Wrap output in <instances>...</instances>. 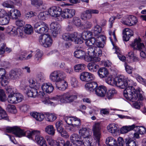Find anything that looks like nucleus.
Returning a JSON list of instances; mask_svg holds the SVG:
<instances>
[{"label":"nucleus","mask_w":146,"mask_h":146,"mask_svg":"<svg viewBox=\"0 0 146 146\" xmlns=\"http://www.w3.org/2000/svg\"><path fill=\"white\" fill-rule=\"evenodd\" d=\"M106 40V38L104 36L100 35L97 36L96 38L92 37L85 40V43L87 46H90L94 44L98 47H90L88 48V56L84 57L86 61L93 62L100 61V58L99 57L102 55V51L100 48L104 47Z\"/></svg>","instance_id":"f257e3e1"},{"label":"nucleus","mask_w":146,"mask_h":146,"mask_svg":"<svg viewBox=\"0 0 146 146\" xmlns=\"http://www.w3.org/2000/svg\"><path fill=\"white\" fill-rule=\"evenodd\" d=\"M6 131L8 133H13L17 137H21L25 136L32 139L35 135V140L38 144L41 146H47L45 140L40 135V131H39L35 130L31 131L27 130L25 131L20 128L15 126L7 127Z\"/></svg>","instance_id":"f03ea898"},{"label":"nucleus","mask_w":146,"mask_h":146,"mask_svg":"<svg viewBox=\"0 0 146 146\" xmlns=\"http://www.w3.org/2000/svg\"><path fill=\"white\" fill-rule=\"evenodd\" d=\"M128 83L127 87L123 91V95L128 101H135L136 100L143 99V96L141 93V89L140 88L136 89L132 85H135L133 80L126 78Z\"/></svg>","instance_id":"7ed1b4c3"},{"label":"nucleus","mask_w":146,"mask_h":146,"mask_svg":"<svg viewBox=\"0 0 146 146\" xmlns=\"http://www.w3.org/2000/svg\"><path fill=\"white\" fill-rule=\"evenodd\" d=\"M92 34L89 31H84L81 34L76 32L72 33H66L62 36V38L66 41L74 42L75 43L81 44L83 42V40H85L91 38Z\"/></svg>","instance_id":"20e7f679"},{"label":"nucleus","mask_w":146,"mask_h":146,"mask_svg":"<svg viewBox=\"0 0 146 146\" xmlns=\"http://www.w3.org/2000/svg\"><path fill=\"white\" fill-rule=\"evenodd\" d=\"M77 98L76 95H72L69 92L63 94L58 95L49 99H46L43 102L44 104H50L52 106L56 104L58 101L62 103H70L73 102Z\"/></svg>","instance_id":"39448f33"},{"label":"nucleus","mask_w":146,"mask_h":146,"mask_svg":"<svg viewBox=\"0 0 146 146\" xmlns=\"http://www.w3.org/2000/svg\"><path fill=\"white\" fill-rule=\"evenodd\" d=\"M65 74L62 71L56 70L52 72L49 76V79L52 82L57 84L63 81L65 78Z\"/></svg>","instance_id":"423d86ee"},{"label":"nucleus","mask_w":146,"mask_h":146,"mask_svg":"<svg viewBox=\"0 0 146 146\" xmlns=\"http://www.w3.org/2000/svg\"><path fill=\"white\" fill-rule=\"evenodd\" d=\"M34 29L37 33L42 34L46 33L48 31V25L43 22H37L34 25Z\"/></svg>","instance_id":"0eeeda50"},{"label":"nucleus","mask_w":146,"mask_h":146,"mask_svg":"<svg viewBox=\"0 0 146 146\" xmlns=\"http://www.w3.org/2000/svg\"><path fill=\"white\" fill-rule=\"evenodd\" d=\"M102 125L99 122H95L92 126V131L94 139L99 145V142L101 137V130Z\"/></svg>","instance_id":"6e6552de"},{"label":"nucleus","mask_w":146,"mask_h":146,"mask_svg":"<svg viewBox=\"0 0 146 146\" xmlns=\"http://www.w3.org/2000/svg\"><path fill=\"white\" fill-rule=\"evenodd\" d=\"M61 9L59 7L53 6L49 8L47 11L48 15L56 18L58 21H61Z\"/></svg>","instance_id":"1a4fd4ad"},{"label":"nucleus","mask_w":146,"mask_h":146,"mask_svg":"<svg viewBox=\"0 0 146 146\" xmlns=\"http://www.w3.org/2000/svg\"><path fill=\"white\" fill-rule=\"evenodd\" d=\"M109 33L110 37V40H111L113 46V49L115 51V53L117 55V56L119 59L122 61H125L127 60L126 59L125 56L121 54V52L119 48L117 46L114 45L112 41V36H113V39L115 42L117 41L116 38L115 36L114 31L113 32L110 31H109Z\"/></svg>","instance_id":"9d476101"},{"label":"nucleus","mask_w":146,"mask_h":146,"mask_svg":"<svg viewBox=\"0 0 146 146\" xmlns=\"http://www.w3.org/2000/svg\"><path fill=\"white\" fill-rule=\"evenodd\" d=\"M39 41L40 44L45 47H50L53 43L52 40L50 36L47 34L40 36L39 37Z\"/></svg>","instance_id":"9b49d317"},{"label":"nucleus","mask_w":146,"mask_h":146,"mask_svg":"<svg viewBox=\"0 0 146 146\" xmlns=\"http://www.w3.org/2000/svg\"><path fill=\"white\" fill-rule=\"evenodd\" d=\"M56 127L57 132L62 137L68 138L69 135L67 131L63 127V123L61 121H58L56 123Z\"/></svg>","instance_id":"f8f14e48"},{"label":"nucleus","mask_w":146,"mask_h":146,"mask_svg":"<svg viewBox=\"0 0 146 146\" xmlns=\"http://www.w3.org/2000/svg\"><path fill=\"white\" fill-rule=\"evenodd\" d=\"M116 82L115 86L121 88H126L128 86V82L126 78L123 75H120L116 78Z\"/></svg>","instance_id":"ddd939ff"},{"label":"nucleus","mask_w":146,"mask_h":146,"mask_svg":"<svg viewBox=\"0 0 146 146\" xmlns=\"http://www.w3.org/2000/svg\"><path fill=\"white\" fill-rule=\"evenodd\" d=\"M75 10L73 9H66L61 10V21L64 19H68L72 17L75 14Z\"/></svg>","instance_id":"4468645a"},{"label":"nucleus","mask_w":146,"mask_h":146,"mask_svg":"<svg viewBox=\"0 0 146 146\" xmlns=\"http://www.w3.org/2000/svg\"><path fill=\"white\" fill-rule=\"evenodd\" d=\"M70 139L71 142L76 145L81 146L83 144L81 137L77 134H73L70 136Z\"/></svg>","instance_id":"2eb2a0df"},{"label":"nucleus","mask_w":146,"mask_h":146,"mask_svg":"<svg viewBox=\"0 0 146 146\" xmlns=\"http://www.w3.org/2000/svg\"><path fill=\"white\" fill-rule=\"evenodd\" d=\"M60 25L56 22H53L51 23L50 28L53 36L56 37L60 33Z\"/></svg>","instance_id":"dca6fc26"},{"label":"nucleus","mask_w":146,"mask_h":146,"mask_svg":"<svg viewBox=\"0 0 146 146\" xmlns=\"http://www.w3.org/2000/svg\"><path fill=\"white\" fill-rule=\"evenodd\" d=\"M80 80L83 81L89 82L93 80L95 78L94 75L88 72H82L80 75Z\"/></svg>","instance_id":"f3484780"},{"label":"nucleus","mask_w":146,"mask_h":146,"mask_svg":"<svg viewBox=\"0 0 146 146\" xmlns=\"http://www.w3.org/2000/svg\"><path fill=\"white\" fill-rule=\"evenodd\" d=\"M37 88V87L31 88L29 86H26L25 88V89L26 90L27 94L28 96L35 97L38 95Z\"/></svg>","instance_id":"a211bd4d"},{"label":"nucleus","mask_w":146,"mask_h":146,"mask_svg":"<svg viewBox=\"0 0 146 146\" xmlns=\"http://www.w3.org/2000/svg\"><path fill=\"white\" fill-rule=\"evenodd\" d=\"M7 15L10 19H16L20 17L21 13L20 11L18 9H13L8 12Z\"/></svg>","instance_id":"6ab92c4d"},{"label":"nucleus","mask_w":146,"mask_h":146,"mask_svg":"<svg viewBox=\"0 0 146 146\" xmlns=\"http://www.w3.org/2000/svg\"><path fill=\"white\" fill-rule=\"evenodd\" d=\"M41 89L43 92L50 94L53 92L54 89V87L51 83H44L42 84Z\"/></svg>","instance_id":"aec40b11"},{"label":"nucleus","mask_w":146,"mask_h":146,"mask_svg":"<svg viewBox=\"0 0 146 146\" xmlns=\"http://www.w3.org/2000/svg\"><path fill=\"white\" fill-rule=\"evenodd\" d=\"M107 91V88L104 86H100L96 88L95 92V94L99 97H104Z\"/></svg>","instance_id":"412c9836"},{"label":"nucleus","mask_w":146,"mask_h":146,"mask_svg":"<svg viewBox=\"0 0 146 146\" xmlns=\"http://www.w3.org/2000/svg\"><path fill=\"white\" fill-rule=\"evenodd\" d=\"M123 40L125 41H128L130 37L133 35V32L132 30L130 29L126 28L123 31Z\"/></svg>","instance_id":"4be33fe9"},{"label":"nucleus","mask_w":146,"mask_h":146,"mask_svg":"<svg viewBox=\"0 0 146 146\" xmlns=\"http://www.w3.org/2000/svg\"><path fill=\"white\" fill-rule=\"evenodd\" d=\"M22 74L21 70L19 69L11 70L9 72V75L11 79L15 80L18 78Z\"/></svg>","instance_id":"5701e85b"},{"label":"nucleus","mask_w":146,"mask_h":146,"mask_svg":"<svg viewBox=\"0 0 146 146\" xmlns=\"http://www.w3.org/2000/svg\"><path fill=\"white\" fill-rule=\"evenodd\" d=\"M6 33L9 35L15 36L18 34V29L12 26H8L6 29Z\"/></svg>","instance_id":"b1692460"},{"label":"nucleus","mask_w":146,"mask_h":146,"mask_svg":"<svg viewBox=\"0 0 146 146\" xmlns=\"http://www.w3.org/2000/svg\"><path fill=\"white\" fill-rule=\"evenodd\" d=\"M98 84L95 82L87 83L85 86L86 90L90 92H95V90Z\"/></svg>","instance_id":"393cba45"},{"label":"nucleus","mask_w":146,"mask_h":146,"mask_svg":"<svg viewBox=\"0 0 146 146\" xmlns=\"http://www.w3.org/2000/svg\"><path fill=\"white\" fill-rule=\"evenodd\" d=\"M128 63H132L138 60V59L136 56L134 54L133 52L130 51L126 55Z\"/></svg>","instance_id":"a878e982"},{"label":"nucleus","mask_w":146,"mask_h":146,"mask_svg":"<svg viewBox=\"0 0 146 146\" xmlns=\"http://www.w3.org/2000/svg\"><path fill=\"white\" fill-rule=\"evenodd\" d=\"M98 143H95L94 140H93L90 136L85 138V141L83 142V144L85 146H96V144Z\"/></svg>","instance_id":"bb28decb"},{"label":"nucleus","mask_w":146,"mask_h":146,"mask_svg":"<svg viewBox=\"0 0 146 146\" xmlns=\"http://www.w3.org/2000/svg\"><path fill=\"white\" fill-rule=\"evenodd\" d=\"M109 132L112 134L117 133L119 130L117 125L114 123L110 124L107 127Z\"/></svg>","instance_id":"cd10ccee"},{"label":"nucleus","mask_w":146,"mask_h":146,"mask_svg":"<svg viewBox=\"0 0 146 146\" xmlns=\"http://www.w3.org/2000/svg\"><path fill=\"white\" fill-rule=\"evenodd\" d=\"M74 119L72 126L69 129L70 131L72 132H74L76 131L74 127H78L81 124V121L77 117H74Z\"/></svg>","instance_id":"c85d7f7f"},{"label":"nucleus","mask_w":146,"mask_h":146,"mask_svg":"<svg viewBox=\"0 0 146 146\" xmlns=\"http://www.w3.org/2000/svg\"><path fill=\"white\" fill-rule=\"evenodd\" d=\"M20 54L18 58L19 60H28L31 58L33 56L31 54H29L27 55V52L25 51H21Z\"/></svg>","instance_id":"c756f323"},{"label":"nucleus","mask_w":146,"mask_h":146,"mask_svg":"<svg viewBox=\"0 0 146 146\" xmlns=\"http://www.w3.org/2000/svg\"><path fill=\"white\" fill-rule=\"evenodd\" d=\"M31 115L37 121H42L44 118L45 116L44 115L41 113L37 112H32Z\"/></svg>","instance_id":"7c9ffc66"},{"label":"nucleus","mask_w":146,"mask_h":146,"mask_svg":"<svg viewBox=\"0 0 146 146\" xmlns=\"http://www.w3.org/2000/svg\"><path fill=\"white\" fill-rule=\"evenodd\" d=\"M98 72L99 77L102 78H106L108 74L109 73L108 70L105 67L100 68Z\"/></svg>","instance_id":"2f4dec72"},{"label":"nucleus","mask_w":146,"mask_h":146,"mask_svg":"<svg viewBox=\"0 0 146 146\" xmlns=\"http://www.w3.org/2000/svg\"><path fill=\"white\" fill-rule=\"evenodd\" d=\"M106 143L108 146H118L116 140L111 137H109L107 138Z\"/></svg>","instance_id":"473e14b6"},{"label":"nucleus","mask_w":146,"mask_h":146,"mask_svg":"<svg viewBox=\"0 0 146 146\" xmlns=\"http://www.w3.org/2000/svg\"><path fill=\"white\" fill-rule=\"evenodd\" d=\"M55 85L57 89L62 91L65 90L68 86L67 83L64 81V80L60 82L55 84Z\"/></svg>","instance_id":"72a5a7b5"},{"label":"nucleus","mask_w":146,"mask_h":146,"mask_svg":"<svg viewBox=\"0 0 146 146\" xmlns=\"http://www.w3.org/2000/svg\"><path fill=\"white\" fill-rule=\"evenodd\" d=\"M79 133L81 136L83 137L86 138L88 136H90V133L89 131L86 128H82L80 129Z\"/></svg>","instance_id":"f704fd0d"},{"label":"nucleus","mask_w":146,"mask_h":146,"mask_svg":"<svg viewBox=\"0 0 146 146\" xmlns=\"http://www.w3.org/2000/svg\"><path fill=\"white\" fill-rule=\"evenodd\" d=\"M10 18L9 16L5 15L0 17V25H4L8 24L9 22Z\"/></svg>","instance_id":"c9c22d12"},{"label":"nucleus","mask_w":146,"mask_h":146,"mask_svg":"<svg viewBox=\"0 0 146 146\" xmlns=\"http://www.w3.org/2000/svg\"><path fill=\"white\" fill-rule=\"evenodd\" d=\"M45 114L46 119L48 121L52 122L56 119V117L54 114L46 113Z\"/></svg>","instance_id":"e433bc0d"},{"label":"nucleus","mask_w":146,"mask_h":146,"mask_svg":"<svg viewBox=\"0 0 146 146\" xmlns=\"http://www.w3.org/2000/svg\"><path fill=\"white\" fill-rule=\"evenodd\" d=\"M55 129L52 125L47 126L45 128V131L48 134L51 135H54L55 133Z\"/></svg>","instance_id":"4c0bfd02"},{"label":"nucleus","mask_w":146,"mask_h":146,"mask_svg":"<svg viewBox=\"0 0 146 146\" xmlns=\"http://www.w3.org/2000/svg\"><path fill=\"white\" fill-rule=\"evenodd\" d=\"M135 127V125L134 124L130 126H124L120 129V132L121 133H125L133 130Z\"/></svg>","instance_id":"58836bf2"},{"label":"nucleus","mask_w":146,"mask_h":146,"mask_svg":"<svg viewBox=\"0 0 146 146\" xmlns=\"http://www.w3.org/2000/svg\"><path fill=\"white\" fill-rule=\"evenodd\" d=\"M116 82V78H114L112 75L109 76L106 80V82L108 84L113 86H115Z\"/></svg>","instance_id":"ea45409f"},{"label":"nucleus","mask_w":146,"mask_h":146,"mask_svg":"<svg viewBox=\"0 0 146 146\" xmlns=\"http://www.w3.org/2000/svg\"><path fill=\"white\" fill-rule=\"evenodd\" d=\"M85 68V64H75L74 66V71L76 72H80Z\"/></svg>","instance_id":"a19ab883"},{"label":"nucleus","mask_w":146,"mask_h":146,"mask_svg":"<svg viewBox=\"0 0 146 146\" xmlns=\"http://www.w3.org/2000/svg\"><path fill=\"white\" fill-rule=\"evenodd\" d=\"M125 143L126 146H137L135 141L129 137L125 139Z\"/></svg>","instance_id":"79ce46f5"},{"label":"nucleus","mask_w":146,"mask_h":146,"mask_svg":"<svg viewBox=\"0 0 146 146\" xmlns=\"http://www.w3.org/2000/svg\"><path fill=\"white\" fill-rule=\"evenodd\" d=\"M24 31L26 34L31 35L33 32V28L30 25L27 24L25 26Z\"/></svg>","instance_id":"37998d69"},{"label":"nucleus","mask_w":146,"mask_h":146,"mask_svg":"<svg viewBox=\"0 0 146 146\" xmlns=\"http://www.w3.org/2000/svg\"><path fill=\"white\" fill-rule=\"evenodd\" d=\"M87 66L88 70L91 72H96L99 68L98 64H88Z\"/></svg>","instance_id":"c03bdc74"},{"label":"nucleus","mask_w":146,"mask_h":146,"mask_svg":"<svg viewBox=\"0 0 146 146\" xmlns=\"http://www.w3.org/2000/svg\"><path fill=\"white\" fill-rule=\"evenodd\" d=\"M74 55L76 58H81L85 56V52L80 50H78L74 52Z\"/></svg>","instance_id":"a18cd8bd"},{"label":"nucleus","mask_w":146,"mask_h":146,"mask_svg":"<svg viewBox=\"0 0 146 146\" xmlns=\"http://www.w3.org/2000/svg\"><path fill=\"white\" fill-rule=\"evenodd\" d=\"M135 130H136L140 134H143L146 133V128L142 126H135Z\"/></svg>","instance_id":"49530a36"},{"label":"nucleus","mask_w":146,"mask_h":146,"mask_svg":"<svg viewBox=\"0 0 146 146\" xmlns=\"http://www.w3.org/2000/svg\"><path fill=\"white\" fill-rule=\"evenodd\" d=\"M134 75L139 82L146 86V80L145 79L142 78L141 76L137 74H135Z\"/></svg>","instance_id":"de8ad7c7"},{"label":"nucleus","mask_w":146,"mask_h":146,"mask_svg":"<svg viewBox=\"0 0 146 146\" xmlns=\"http://www.w3.org/2000/svg\"><path fill=\"white\" fill-rule=\"evenodd\" d=\"M88 11H89L88 9L83 12L81 15L82 19H90L92 18V15Z\"/></svg>","instance_id":"09e8293b"},{"label":"nucleus","mask_w":146,"mask_h":146,"mask_svg":"<svg viewBox=\"0 0 146 146\" xmlns=\"http://www.w3.org/2000/svg\"><path fill=\"white\" fill-rule=\"evenodd\" d=\"M70 82L72 86L73 87H76L78 86V81L76 77L74 76H72L70 77Z\"/></svg>","instance_id":"8fccbe9b"},{"label":"nucleus","mask_w":146,"mask_h":146,"mask_svg":"<svg viewBox=\"0 0 146 146\" xmlns=\"http://www.w3.org/2000/svg\"><path fill=\"white\" fill-rule=\"evenodd\" d=\"M6 110L8 112L12 113H15L17 112V110L15 106L12 105H8Z\"/></svg>","instance_id":"3c124183"},{"label":"nucleus","mask_w":146,"mask_h":146,"mask_svg":"<svg viewBox=\"0 0 146 146\" xmlns=\"http://www.w3.org/2000/svg\"><path fill=\"white\" fill-rule=\"evenodd\" d=\"M16 99L15 94H9L7 100L10 103H17Z\"/></svg>","instance_id":"603ef678"},{"label":"nucleus","mask_w":146,"mask_h":146,"mask_svg":"<svg viewBox=\"0 0 146 146\" xmlns=\"http://www.w3.org/2000/svg\"><path fill=\"white\" fill-rule=\"evenodd\" d=\"M73 24L77 27L82 28V24H81L80 19L77 17L74 18L72 21Z\"/></svg>","instance_id":"864d4df0"},{"label":"nucleus","mask_w":146,"mask_h":146,"mask_svg":"<svg viewBox=\"0 0 146 146\" xmlns=\"http://www.w3.org/2000/svg\"><path fill=\"white\" fill-rule=\"evenodd\" d=\"M10 1H5L3 2L2 4V5L4 7L12 9L14 8V6L13 3Z\"/></svg>","instance_id":"5fc2aeb1"},{"label":"nucleus","mask_w":146,"mask_h":146,"mask_svg":"<svg viewBox=\"0 0 146 146\" xmlns=\"http://www.w3.org/2000/svg\"><path fill=\"white\" fill-rule=\"evenodd\" d=\"M129 22L130 26H132L135 25L137 22L136 17L133 15H129Z\"/></svg>","instance_id":"6e6d98bb"},{"label":"nucleus","mask_w":146,"mask_h":146,"mask_svg":"<svg viewBox=\"0 0 146 146\" xmlns=\"http://www.w3.org/2000/svg\"><path fill=\"white\" fill-rule=\"evenodd\" d=\"M115 90L113 88L110 89L107 92L106 96L109 99H111L116 93Z\"/></svg>","instance_id":"4d7b16f0"},{"label":"nucleus","mask_w":146,"mask_h":146,"mask_svg":"<svg viewBox=\"0 0 146 146\" xmlns=\"http://www.w3.org/2000/svg\"><path fill=\"white\" fill-rule=\"evenodd\" d=\"M42 55V52L39 50H37L36 51L35 56V60L38 62L40 61L41 60Z\"/></svg>","instance_id":"13d9d810"},{"label":"nucleus","mask_w":146,"mask_h":146,"mask_svg":"<svg viewBox=\"0 0 146 146\" xmlns=\"http://www.w3.org/2000/svg\"><path fill=\"white\" fill-rule=\"evenodd\" d=\"M48 15L46 12H40L38 15V19L41 21H44Z\"/></svg>","instance_id":"bf43d9fd"},{"label":"nucleus","mask_w":146,"mask_h":146,"mask_svg":"<svg viewBox=\"0 0 146 146\" xmlns=\"http://www.w3.org/2000/svg\"><path fill=\"white\" fill-rule=\"evenodd\" d=\"M63 64H61L60 67L64 69L65 70L67 73L72 74L73 73V70L72 68L70 66L66 67L63 66Z\"/></svg>","instance_id":"052dcab7"},{"label":"nucleus","mask_w":146,"mask_h":146,"mask_svg":"<svg viewBox=\"0 0 146 146\" xmlns=\"http://www.w3.org/2000/svg\"><path fill=\"white\" fill-rule=\"evenodd\" d=\"M129 16V15L126 16L121 19V22L123 24L130 26Z\"/></svg>","instance_id":"680f3d73"},{"label":"nucleus","mask_w":146,"mask_h":146,"mask_svg":"<svg viewBox=\"0 0 146 146\" xmlns=\"http://www.w3.org/2000/svg\"><path fill=\"white\" fill-rule=\"evenodd\" d=\"M31 3L32 5L36 6H40L43 5V3L41 0H31Z\"/></svg>","instance_id":"e2e57ef3"},{"label":"nucleus","mask_w":146,"mask_h":146,"mask_svg":"<svg viewBox=\"0 0 146 146\" xmlns=\"http://www.w3.org/2000/svg\"><path fill=\"white\" fill-rule=\"evenodd\" d=\"M6 100V97L4 90L0 89V101L5 102Z\"/></svg>","instance_id":"0e129e2a"},{"label":"nucleus","mask_w":146,"mask_h":146,"mask_svg":"<svg viewBox=\"0 0 146 146\" xmlns=\"http://www.w3.org/2000/svg\"><path fill=\"white\" fill-rule=\"evenodd\" d=\"M74 117H69L68 116L65 117L64 119L66 122L69 125H72L73 121L74 119Z\"/></svg>","instance_id":"69168bd1"},{"label":"nucleus","mask_w":146,"mask_h":146,"mask_svg":"<svg viewBox=\"0 0 146 146\" xmlns=\"http://www.w3.org/2000/svg\"><path fill=\"white\" fill-rule=\"evenodd\" d=\"M90 110L89 111V114L91 115H97V112L98 111V109L96 106H93L90 108Z\"/></svg>","instance_id":"338daca9"},{"label":"nucleus","mask_w":146,"mask_h":146,"mask_svg":"<svg viewBox=\"0 0 146 146\" xmlns=\"http://www.w3.org/2000/svg\"><path fill=\"white\" fill-rule=\"evenodd\" d=\"M102 28L100 26L96 25L95 26L94 29V32L95 35H98L102 31Z\"/></svg>","instance_id":"774afa93"}]
</instances>
